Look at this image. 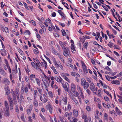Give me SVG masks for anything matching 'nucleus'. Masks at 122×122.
I'll return each mask as SVG.
<instances>
[{
    "instance_id": "obj_43",
    "label": "nucleus",
    "mask_w": 122,
    "mask_h": 122,
    "mask_svg": "<svg viewBox=\"0 0 122 122\" xmlns=\"http://www.w3.org/2000/svg\"><path fill=\"white\" fill-rule=\"evenodd\" d=\"M34 52L36 54H38L39 53V51L36 50L34 49Z\"/></svg>"
},
{
    "instance_id": "obj_26",
    "label": "nucleus",
    "mask_w": 122,
    "mask_h": 122,
    "mask_svg": "<svg viewBox=\"0 0 122 122\" xmlns=\"http://www.w3.org/2000/svg\"><path fill=\"white\" fill-rule=\"evenodd\" d=\"M36 82L37 85L39 86H40V81L37 78H36Z\"/></svg>"
},
{
    "instance_id": "obj_53",
    "label": "nucleus",
    "mask_w": 122,
    "mask_h": 122,
    "mask_svg": "<svg viewBox=\"0 0 122 122\" xmlns=\"http://www.w3.org/2000/svg\"><path fill=\"white\" fill-rule=\"evenodd\" d=\"M25 33H26L27 34H28V35H30V31L28 30H26L25 32Z\"/></svg>"
},
{
    "instance_id": "obj_58",
    "label": "nucleus",
    "mask_w": 122,
    "mask_h": 122,
    "mask_svg": "<svg viewBox=\"0 0 122 122\" xmlns=\"http://www.w3.org/2000/svg\"><path fill=\"white\" fill-rule=\"evenodd\" d=\"M116 84L117 85H119L120 84V83L119 81L118 80H115Z\"/></svg>"
},
{
    "instance_id": "obj_12",
    "label": "nucleus",
    "mask_w": 122,
    "mask_h": 122,
    "mask_svg": "<svg viewBox=\"0 0 122 122\" xmlns=\"http://www.w3.org/2000/svg\"><path fill=\"white\" fill-rule=\"evenodd\" d=\"M76 86L74 84L72 83L71 85V88L72 92H75L76 90Z\"/></svg>"
},
{
    "instance_id": "obj_50",
    "label": "nucleus",
    "mask_w": 122,
    "mask_h": 122,
    "mask_svg": "<svg viewBox=\"0 0 122 122\" xmlns=\"http://www.w3.org/2000/svg\"><path fill=\"white\" fill-rule=\"evenodd\" d=\"M71 63H70L68 62V63H67V65L68 66H70L71 68L73 67V66L71 64Z\"/></svg>"
},
{
    "instance_id": "obj_39",
    "label": "nucleus",
    "mask_w": 122,
    "mask_h": 122,
    "mask_svg": "<svg viewBox=\"0 0 122 122\" xmlns=\"http://www.w3.org/2000/svg\"><path fill=\"white\" fill-rule=\"evenodd\" d=\"M40 116L41 117L42 119L44 121H46V119L41 114H40Z\"/></svg>"
},
{
    "instance_id": "obj_8",
    "label": "nucleus",
    "mask_w": 122,
    "mask_h": 122,
    "mask_svg": "<svg viewBox=\"0 0 122 122\" xmlns=\"http://www.w3.org/2000/svg\"><path fill=\"white\" fill-rule=\"evenodd\" d=\"M71 75L72 76L75 77L76 78H77L80 77V75L78 73H76L75 72H71Z\"/></svg>"
},
{
    "instance_id": "obj_45",
    "label": "nucleus",
    "mask_w": 122,
    "mask_h": 122,
    "mask_svg": "<svg viewBox=\"0 0 122 122\" xmlns=\"http://www.w3.org/2000/svg\"><path fill=\"white\" fill-rule=\"evenodd\" d=\"M86 79L87 81L89 83H91L93 82H92V80L89 78H86Z\"/></svg>"
},
{
    "instance_id": "obj_14",
    "label": "nucleus",
    "mask_w": 122,
    "mask_h": 122,
    "mask_svg": "<svg viewBox=\"0 0 122 122\" xmlns=\"http://www.w3.org/2000/svg\"><path fill=\"white\" fill-rule=\"evenodd\" d=\"M9 110V109H4V110L5 111V115L6 116L9 117L10 116V113L8 111Z\"/></svg>"
},
{
    "instance_id": "obj_9",
    "label": "nucleus",
    "mask_w": 122,
    "mask_h": 122,
    "mask_svg": "<svg viewBox=\"0 0 122 122\" xmlns=\"http://www.w3.org/2000/svg\"><path fill=\"white\" fill-rule=\"evenodd\" d=\"M0 73L1 75L4 76H6L7 73L4 70L0 67Z\"/></svg>"
},
{
    "instance_id": "obj_3",
    "label": "nucleus",
    "mask_w": 122,
    "mask_h": 122,
    "mask_svg": "<svg viewBox=\"0 0 122 122\" xmlns=\"http://www.w3.org/2000/svg\"><path fill=\"white\" fill-rule=\"evenodd\" d=\"M2 83L5 85H9L10 84V82L9 80L6 78H5L2 82Z\"/></svg>"
},
{
    "instance_id": "obj_52",
    "label": "nucleus",
    "mask_w": 122,
    "mask_h": 122,
    "mask_svg": "<svg viewBox=\"0 0 122 122\" xmlns=\"http://www.w3.org/2000/svg\"><path fill=\"white\" fill-rule=\"evenodd\" d=\"M86 92L88 94L90 95L91 94V92L89 89H87L86 90Z\"/></svg>"
},
{
    "instance_id": "obj_37",
    "label": "nucleus",
    "mask_w": 122,
    "mask_h": 122,
    "mask_svg": "<svg viewBox=\"0 0 122 122\" xmlns=\"http://www.w3.org/2000/svg\"><path fill=\"white\" fill-rule=\"evenodd\" d=\"M86 110L90 112L91 111V108L89 106H87L86 107Z\"/></svg>"
},
{
    "instance_id": "obj_61",
    "label": "nucleus",
    "mask_w": 122,
    "mask_h": 122,
    "mask_svg": "<svg viewBox=\"0 0 122 122\" xmlns=\"http://www.w3.org/2000/svg\"><path fill=\"white\" fill-rule=\"evenodd\" d=\"M119 90L121 91L120 92V94L121 95H122V87H119Z\"/></svg>"
},
{
    "instance_id": "obj_16",
    "label": "nucleus",
    "mask_w": 122,
    "mask_h": 122,
    "mask_svg": "<svg viewBox=\"0 0 122 122\" xmlns=\"http://www.w3.org/2000/svg\"><path fill=\"white\" fill-rule=\"evenodd\" d=\"M62 101L64 102V104L66 105L67 104V99L66 97H62Z\"/></svg>"
},
{
    "instance_id": "obj_57",
    "label": "nucleus",
    "mask_w": 122,
    "mask_h": 122,
    "mask_svg": "<svg viewBox=\"0 0 122 122\" xmlns=\"http://www.w3.org/2000/svg\"><path fill=\"white\" fill-rule=\"evenodd\" d=\"M53 62L54 64L56 66L57 65H58V63L55 59L53 60Z\"/></svg>"
},
{
    "instance_id": "obj_30",
    "label": "nucleus",
    "mask_w": 122,
    "mask_h": 122,
    "mask_svg": "<svg viewBox=\"0 0 122 122\" xmlns=\"http://www.w3.org/2000/svg\"><path fill=\"white\" fill-rule=\"evenodd\" d=\"M88 42H86L83 45V47L84 48H86L87 46Z\"/></svg>"
},
{
    "instance_id": "obj_47",
    "label": "nucleus",
    "mask_w": 122,
    "mask_h": 122,
    "mask_svg": "<svg viewBox=\"0 0 122 122\" xmlns=\"http://www.w3.org/2000/svg\"><path fill=\"white\" fill-rule=\"evenodd\" d=\"M44 57L47 59V60H48V61H49L50 63L51 64V61L50 60L49 58H48L45 55H44Z\"/></svg>"
},
{
    "instance_id": "obj_5",
    "label": "nucleus",
    "mask_w": 122,
    "mask_h": 122,
    "mask_svg": "<svg viewBox=\"0 0 122 122\" xmlns=\"http://www.w3.org/2000/svg\"><path fill=\"white\" fill-rule=\"evenodd\" d=\"M19 92L18 91H17L16 93H15L14 91H13L12 93L13 99V100L15 101L16 100V95H19Z\"/></svg>"
},
{
    "instance_id": "obj_42",
    "label": "nucleus",
    "mask_w": 122,
    "mask_h": 122,
    "mask_svg": "<svg viewBox=\"0 0 122 122\" xmlns=\"http://www.w3.org/2000/svg\"><path fill=\"white\" fill-rule=\"evenodd\" d=\"M72 118L73 119V122H77L78 121L77 119L74 117H72Z\"/></svg>"
},
{
    "instance_id": "obj_31",
    "label": "nucleus",
    "mask_w": 122,
    "mask_h": 122,
    "mask_svg": "<svg viewBox=\"0 0 122 122\" xmlns=\"http://www.w3.org/2000/svg\"><path fill=\"white\" fill-rule=\"evenodd\" d=\"M77 90L78 92L80 93L81 92H82V90L80 86H77Z\"/></svg>"
},
{
    "instance_id": "obj_25",
    "label": "nucleus",
    "mask_w": 122,
    "mask_h": 122,
    "mask_svg": "<svg viewBox=\"0 0 122 122\" xmlns=\"http://www.w3.org/2000/svg\"><path fill=\"white\" fill-rule=\"evenodd\" d=\"M52 52L55 54L56 55H57L59 54L58 53H57V52L52 47Z\"/></svg>"
},
{
    "instance_id": "obj_34",
    "label": "nucleus",
    "mask_w": 122,
    "mask_h": 122,
    "mask_svg": "<svg viewBox=\"0 0 122 122\" xmlns=\"http://www.w3.org/2000/svg\"><path fill=\"white\" fill-rule=\"evenodd\" d=\"M64 79H65L66 81H67L69 82H70V80L69 79L67 78V77L66 76H64Z\"/></svg>"
},
{
    "instance_id": "obj_17",
    "label": "nucleus",
    "mask_w": 122,
    "mask_h": 122,
    "mask_svg": "<svg viewBox=\"0 0 122 122\" xmlns=\"http://www.w3.org/2000/svg\"><path fill=\"white\" fill-rule=\"evenodd\" d=\"M73 115L74 117H76L78 115V111L77 110L74 109L73 112Z\"/></svg>"
},
{
    "instance_id": "obj_63",
    "label": "nucleus",
    "mask_w": 122,
    "mask_h": 122,
    "mask_svg": "<svg viewBox=\"0 0 122 122\" xmlns=\"http://www.w3.org/2000/svg\"><path fill=\"white\" fill-rule=\"evenodd\" d=\"M7 68L8 70L9 71L10 73V74H11V70L10 67H8Z\"/></svg>"
},
{
    "instance_id": "obj_27",
    "label": "nucleus",
    "mask_w": 122,
    "mask_h": 122,
    "mask_svg": "<svg viewBox=\"0 0 122 122\" xmlns=\"http://www.w3.org/2000/svg\"><path fill=\"white\" fill-rule=\"evenodd\" d=\"M33 104L35 106L37 107L38 105V103L37 101L35 99L34 100Z\"/></svg>"
},
{
    "instance_id": "obj_44",
    "label": "nucleus",
    "mask_w": 122,
    "mask_h": 122,
    "mask_svg": "<svg viewBox=\"0 0 122 122\" xmlns=\"http://www.w3.org/2000/svg\"><path fill=\"white\" fill-rule=\"evenodd\" d=\"M49 96L52 98L53 97V96L52 92L51 91H50L49 92Z\"/></svg>"
},
{
    "instance_id": "obj_48",
    "label": "nucleus",
    "mask_w": 122,
    "mask_h": 122,
    "mask_svg": "<svg viewBox=\"0 0 122 122\" xmlns=\"http://www.w3.org/2000/svg\"><path fill=\"white\" fill-rule=\"evenodd\" d=\"M58 57L62 61H64V60L63 59L62 56L60 55H58Z\"/></svg>"
},
{
    "instance_id": "obj_55",
    "label": "nucleus",
    "mask_w": 122,
    "mask_h": 122,
    "mask_svg": "<svg viewBox=\"0 0 122 122\" xmlns=\"http://www.w3.org/2000/svg\"><path fill=\"white\" fill-rule=\"evenodd\" d=\"M102 6L106 11H108V8L106 6H105L103 5H102Z\"/></svg>"
},
{
    "instance_id": "obj_7",
    "label": "nucleus",
    "mask_w": 122,
    "mask_h": 122,
    "mask_svg": "<svg viewBox=\"0 0 122 122\" xmlns=\"http://www.w3.org/2000/svg\"><path fill=\"white\" fill-rule=\"evenodd\" d=\"M30 80L32 81V82L35 83V81L34 80L36 78L35 75L34 74H31L30 75L29 77Z\"/></svg>"
},
{
    "instance_id": "obj_40",
    "label": "nucleus",
    "mask_w": 122,
    "mask_h": 122,
    "mask_svg": "<svg viewBox=\"0 0 122 122\" xmlns=\"http://www.w3.org/2000/svg\"><path fill=\"white\" fill-rule=\"evenodd\" d=\"M4 29L5 32L6 33H8L9 32V30L8 28L7 27H5Z\"/></svg>"
},
{
    "instance_id": "obj_22",
    "label": "nucleus",
    "mask_w": 122,
    "mask_h": 122,
    "mask_svg": "<svg viewBox=\"0 0 122 122\" xmlns=\"http://www.w3.org/2000/svg\"><path fill=\"white\" fill-rule=\"evenodd\" d=\"M71 109V105L70 104H68V105L67 106V109L66 108V107H65V111H66L67 110H70Z\"/></svg>"
},
{
    "instance_id": "obj_51",
    "label": "nucleus",
    "mask_w": 122,
    "mask_h": 122,
    "mask_svg": "<svg viewBox=\"0 0 122 122\" xmlns=\"http://www.w3.org/2000/svg\"><path fill=\"white\" fill-rule=\"evenodd\" d=\"M25 69L26 72H30V70L29 69L27 65V68H25Z\"/></svg>"
},
{
    "instance_id": "obj_46",
    "label": "nucleus",
    "mask_w": 122,
    "mask_h": 122,
    "mask_svg": "<svg viewBox=\"0 0 122 122\" xmlns=\"http://www.w3.org/2000/svg\"><path fill=\"white\" fill-rule=\"evenodd\" d=\"M55 79L56 81L57 82H59L60 81V79L57 76L55 77Z\"/></svg>"
},
{
    "instance_id": "obj_24",
    "label": "nucleus",
    "mask_w": 122,
    "mask_h": 122,
    "mask_svg": "<svg viewBox=\"0 0 122 122\" xmlns=\"http://www.w3.org/2000/svg\"><path fill=\"white\" fill-rule=\"evenodd\" d=\"M5 108L4 109H9V108L8 106V103L6 101H5Z\"/></svg>"
},
{
    "instance_id": "obj_1",
    "label": "nucleus",
    "mask_w": 122,
    "mask_h": 122,
    "mask_svg": "<svg viewBox=\"0 0 122 122\" xmlns=\"http://www.w3.org/2000/svg\"><path fill=\"white\" fill-rule=\"evenodd\" d=\"M40 100L43 103H45L48 100V98L45 94H44L42 97L41 95L40 96Z\"/></svg>"
},
{
    "instance_id": "obj_38",
    "label": "nucleus",
    "mask_w": 122,
    "mask_h": 122,
    "mask_svg": "<svg viewBox=\"0 0 122 122\" xmlns=\"http://www.w3.org/2000/svg\"><path fill=\"white\" fill-rule=\"evenodd\" d=\"M48 19H49V20L47 19L46 20V22L47 23L50 24L51 23V20L49 18H48Z\"/></svg>"
},
{
    "instance_id": "obj_2",
    "label": "nucleus",
    "mask_w": 122,
    "mask_h": 122,
    "mask_svg": "<svg viewBox=\"0 0 122 122\" xmlns=\"http://www.w3.org/2000/svg\"><path fill=\"white\" fill-rule=\"evenodd\" d=\"M89 88L90 89L92 92H94L96 91H97V88L96 87H95V86L93 82L91 83H90Z\"/></svg>"
},
{
    "instance_id": "obj_36",
    "label": "nucleus",
    "mask_w": 122,
    "mask_h": 122,
    "mask_svg": "<svg viewBox=\"0 0 122 122\" xmlns=\"http://www.w3.org/2000/svg\"><path fill=\"white\" fill-rule=\"evenodd\" d=\"M62 30L63 31H62V36H66V34L65 30L63 29Z\"/></svg>"
},
{
    "instance_id": "obj_56",
    "label": "nucleus",
    "mask_w": 122,
    "mask_h": 122,
    "mask_svg": "<svg viewBox=\"0 0 122 122\" xmlns=\"http://www.w3.org/2000/svg\"><path fill=\"white\" fill-rule=\"evenodd\" d=\"M122 75V72L118 74L117 76V77H120Z\"/></svg>"
},
{
    "instance_id": "obj_10",
    "label": "nucleus",
    "mask_w": 122,
    "mask_h": 122,
    "mask_svg": "<svg viewBox=\"0 0 122 122\" xmlns=\"http://www.w3.org/2000/svg\"><path fill=\"white\" fill-rule=\"evenodd\" d=\"M82 66L84 73L85 74H87L88 73V71L86 65L84 63L82 64Z\"/></svg>"
},
{
    "instance_id": "obj_19",
    "label": "nucleus",
    "mask_w": 122,
    "mask_h": 122,
    "mask_svg": "<svg viewBox=\"0 0 122 122\" xmlns=\"http://www.w3.org/2000/svg\"><path fill=\"white\" fill-rule=\"evenodd\" d=\"M1 54L2 56H5L6 54V51L5 50H1L0 51Z\"/></svg>"
},
{
    "instance_id": "obj_54",
    "label": "nucleus",
    "mask_w": 122,
    "mask_h": 122,
    "mask_svg": "<svg viewBox=\"0 0 122 122\" xmlns=\"http://www.w3.org/2000/svg\"><path fill=\"white\" fill-rule=\"evenodd\" d=\"M36 61H35V63L37 65V64H38L40 63V62L39 60L37 59H36Z\"/></svg>"
},
{
    "instance_id": "obj_60",
    "label": "nucleus",
    "mask_w": 122,
    "mask_h": 122,
    "mask_svg": "<svg viewBox=\"0 0 122 122\" xmlns=\"http://www.w3.org/2000/svg\"><path fill=\"white\" fill-rule=\"evenodd\" d=\"M103 91L105 93L107 94L109 96L110 95V94H109L108 91H106V90L105 89L103 90Z\"/></svg>"
},
{
    "instance_id": "obj_41",
    "label": "nucleus",
    "mask_w": 122,
    "mask_h": 122,
    "mask_svg": "<svg viewBox=\"0 0 122 122\" xmlns=\"http://www.w3.org/2000/svg\"><path fill=\"white\" fill-rule=\"evenodd\" d=\"M106 32L108 35L109 36V37L110 38H111L112 37L111 36V35L110 34H109V31L108 30H107Z\"/></svg>"
},
{
    "instance_id": "obj_59",
    "label": "nucleus",
    "mask_w": 122,
    "mask_h": 122,
    "mask_svg": "<svg viewBox=\"0 0 122 122\" xmlns=\"http://www.w3.org/2000/svg\"><path fill=\"white\" fill-rule=\"evenodd\" d=\"M72 46L71 47V49L74 51H76V50L75 48L74 47V46H72Z\"/></svg>"
},
{
    "instance_id": "obj_35",
    "label": "nucleus",
    "mask_w": 122,
    "mask_h": 122,
    "mask_svg": "<svg viewBox=\"0 0 122 122\" xmlns=\"http://www.w3.org/2000/svg\"><path fill=\"white\" fill-rule=\"evenodd\" d=\"M82 119H87L86 115L84 114L82 115Z\"/></svg>"
},
{
    "instance_id": "obj_18",
    "label": "nucleus",
    "mask_w": 122,
    "mask_h": 122,
    "mask_svg": "<svg viewBox=\"0 0 122 122\" xmlns=\"http://www.w3.org/2000/svg\"><path fill=\"white\" fill-rule=\"evenodd\" d=\"M48 108L50 113L52 114V109L51 106L50 104L48 106Z\"/></svg>"
},
{
    "instance_id": "obj_32",
    "label": "nucleus",
    "mask_w": 122,
    "mask_h": 122,
    "mask_svg": "<svg viewBox=\"0 0 122 122\" xmlns=\"http://www.w3.org/2000/svg\"><path fill=\"white\" fill-rule=\"evenodd\" d=\"M37 88V89H38L39 92L41 94L40 95H41L42 94V90L41 89L39 88Z\"/></svg>"
},
{
    "instance_id": "obj_20",
    "label": "nucleus",
    "mask_w": 122,
    "mask_h": 122,
    "mask_svg": "<svg viewBox=\"0 0 122 122\" xmlns=\"http://www.w3.org/2000/svg\"><path fill=\"white\" fill-rule=\"evenodd\" d=\"M58 12L61 16H62L64 18H65L66 16H65V15L62 12L61 10H58Z\"/></svg>"
},
{
    "instance_id": "obj_4",
    "label": "nucleus",
    "mask_w": 122,
    "mask_h": 122,
    "mask_svg": "<svg viewBox=\"0 0 122 122\" xmlns=\"http://www.w3.org/2000/svg\"><path fill=\"white\" fill-rule=\"evenodd\" d=\"M71 98L72 99L73 101L74 102L76 105L78 104V102L77 100L75 98L74 95L73 93H71L70 95Z\"/></svg>"
},
{
    "instance_id": "obj_62",
    "label": "nucleus",
    "mask_w": 122,
    "mask_h": 122,
    "mask_svg": "<svg viewBox=\"0 0 122 122\" xmlns=\"http://www.w3.org/2000/svg\"><path fill=\"white\" fill-rule=\"evenodd\" d=\"M101 90L100 89H99L98 91V95H99L100 97H101Z\"/></svg>"
},
{
    "instance_id": "obj_28",
    "label": "nucleus",
    "mask_w": 122,
    "mask_h": 122,
    "mask_svg": "<svg viewBox=\"0 0 122 122\" xmlns=\"http://www.w3.org/2000/svg\"><path fill=\"white\" fill-rule=\"evenodd\" d=\"M81 41L82 43H83L85 41V39L84 36H82L81 38H80Z\"/></svg>"
},
{
    "instance_id": "obj_15",
    "label": "nucleus",
    "mask_w": 122,
    "mask_h": 122,
    "mask_svg": "<svg viewBox=\"0 0 122 122\" xmlns=\"http://www.w3.org/2000/svg\"><path fill=\"white\" fill-rule=\"evenodd\" d=\"M64 55L66 57L67 56H68V55L69 51L68 48H67V49L64 50Z\"/></svg>"
},
{
    "instance_id": "obj_21",
    "label": "nucleus",
    "mask_w": 122,
    "mask_h": 122,
    "mask_svg": "<svg viewBox=\"0 0 122 122\" xmlns=\"http://www.w3.org/2000/svg\"><path fill=\"white\" fill-rule=\"evenodd\" d=\"M116 111L117 113L119 115H121V112L120 111V110L117 107H116L115 108Z\"/></svg>"
},
{
    "instance_id": "obj_64",
    "label": "nucleus",
    "mask_w": 122,
    "mask_h": 122,
    "mask_svg": "<svg viewBox=\"0 0 122 122\" xmlns=\"http://www.w3.org/2000/svg\"><path fill=\"white\" fill-rule=\"evenodd\" d=\"M104 98L105 100L107 102L109 100V99L107 97H104Z\"/></svg>"
},
{
    "instance_id": "obj_6",
    "label": "nucleus",
    "mask_w": 122,
    "mask_h": 122,
    "mask_svg": "<svg viewBox=\"0 0 122 122\" xmlns=\"http://www.w3.org/2000/svg\"><path fill=\"white\" fill-rule=\"evenodd\" d=\"M4 89L6 91V94L8 95L10 93V91L9 88L8 86L7 85H5Z\"/></svg>"
},
{
    "instance_id": "obj_11",
    "label": "nucleus",
    "mask_w": 122,
    "mask_h": 122,
    "mask_svg": "<svg viewBox=\"0 0 122 122\" xmlns=\"http://www.w3.org/2000/svg\"><path fill=\"white\" fill-rule=\"evenodd\" d=\"M89 84L87 82H86L85 83H84L82 86H83V88L84 89H86L89 86Z\"/></svg>"
},
{
    "instance_id": "obj_49",
    "label": "nucleus",
    "mask_w": 122,
    "mask_h": 122,
    "mask_svg": "<svg viewBox=\"0 0 122 122\" xmlns=\"http://www.w3.org/2000/svg\"><path fill=\"white\" fill-rule=\"evenodd\" d=\"M31 112V110L29 109H27V112L28 114H29Z\"/></svg>"
},
{
    "instance_id": "obj_13",
    "label": "nucleus",
    "mask_w": 122,
    "mask_h": 122,
    "mask_svg": "<svg viewBox=\"0 0 122 122\" xmlns=\"http://www.w3.org/2000/svg\"><path fill=\"white\" fill-rule=\"evenodd\" d=\"M8 99L9 102L10 104L11 107L12 106L13 103V101L12 98L10 96H8Z\"/></svg>"
},
{
    "instance_id": "obj_23",
    "label": "nucleus",
    "mask_w": 122,
    "mask_h": 122,
    "mask_svg": "<svg viewBox=\"0 0 122 122\" xmlns=\"http://www.w3.org/2000/svg\"><path fill=\"white\" fill-rule=\"evenodd\" d=\"M68 83H65V84H64L62 85L63 88L65 90H66L68 88H67V84H68Z\"/></svg>"
},
{
    "instance_id": "obj_29",
    "label": "nucleus",
    "mask_w": 122,
    "mask_h": 122,
    "mask_svg": "<svg viewBox=\"0 0 122 122\" xmlns=\"http://www.w3.org/2000/svg\"><path fill=\"white\" fill-rule=\"evenodd\" d=\"M85 80L84 79H82L81 81V85L82 86L86 82Z\"/></svg>"
},
{
    "instance_id": "obj_33",
    "label": "nucleus",
    "mask_w": 122,
    "mask_h": 122,
    "mask_svg": "<svg viewBox=\"0 0 122 122\" xmlns=\"http://www.w3.org/2000/svg\"><path fill=\"white\" fill-rule=\"evenodd\" d=\"M113 44V43L112 42H110L109 43L107 44L108 46L110 47H112Z\"/></svg>"
}]
</instances>
